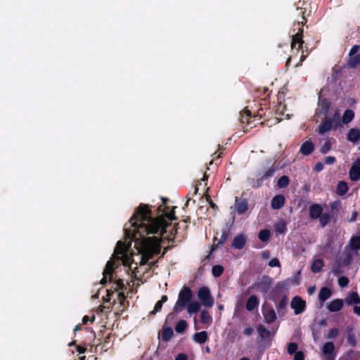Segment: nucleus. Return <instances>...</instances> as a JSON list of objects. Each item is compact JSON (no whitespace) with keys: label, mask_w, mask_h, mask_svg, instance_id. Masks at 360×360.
Wrapping results in <instances>:
<instances>
[{"label":"nucleus","mask_w":360,"mask_h":360,"mask_svg":"<svg viewBox=\"0 0 360 360\" xmlns=\"http://www.w3.org/2000/svg\"><path fill=\"white\" fill-rule=\"evenodd\" d=\"M164 204L165 202H164ZM165 205L159 207L162 212L160 215L155 219L150 216V212L147 205L140 206L130 219L131 228L126 229V235L130 240L136 243L140 240L141 265H143L150 259L154 255L158 254L160 251V240L157 236L145 238V236L150 233H160L163 238L173 240L178 238L179 228L172 229L169 235L167 233L168 220L175 219L174 212L165 210Z\"/></svg>","instance_id":"obj_1"},{"label":"nucleus","mask_w":360,"mask_h":360,"mask_svg":"<svg viewBox=\"0 0 360 360\" xmlns=\"http://www.w3.org/2000/svg\"><path fill=\"white\" fill-rule=\"evenodd\" d=\"M192 298V291L188 287H184L179 293L178 300L174 307V311H181L189 304Z\"/></svg>","instance_id":"obj_2"},{"label":"nucleus","mask_w":360,"mask_h":360,"mask_svg":"<svg viewBox=\"0 0 360 360\" xmlns=\"http://www.w3.org/2000/svg\"><path fill=\"white\" fill-rule=\"evenodd\" d=\"M115 255L120 259L124 266L132 268L134 259L127 252V247L121 241L117 242L115 248Z\"/></svg>","instance_id":"obj_3"},{"label":"nucleus","mask_w":360,"mask_h":360,"mask_svg":"<svg viewBox=\"0 0 360 360\" xmlns=\"http://www.w3.org/2000/svg\"><path fill=\"white\" fill-rule=\"evenodd\" d=\"M198 297L201 304L206 307H212L214 304V300L211 296L210 290L206 287L200 288L198 291Z\"/></svg>","instance_id":"obj_4"},{"label":"nucleus","mask_w":360,"mask_h":360,"mask_svg":"<svg viewBox=\"0 0 360 360\" xmlns=\"http://www.w3.org/2000/svg\"><path fill=\"white\" fill-rule=\"evenodd\" d=\"M349 66L352 68H356L360 65V46H354L349 53Z\"/></svg>","instance_id":"obj_5"},{"label":"nucleus","mask_w":360,"mask_h":360,"mask_svg":"<svg viewBox=\"0 0 360 360\" xmlns=\"http://www.w3.org/2000/svg\"><path fill=\"white\" fill-rule=\"evenodd\" d=\"M134 285V283L131 282H127V284H125L122 279H118L115 283V290L117 291H120L118 293V300H120V303H122V302L125 299V295L124 293V290H126L127 289V287H132Z\"/></svg>","instance_id":"obj_6"},{"label":"nucleus","mask_w":360,"mask_h":360,"mask_svg":"<svg viewBox=\"0 0 360 360\" xmlns=\"http://www.w3.org/2000/svg\"><path fill=\"white\" fill-rule=\"evenodd\" d=\"M305 301L300 297H295L290 303L291 307L295 310V314L302 313L305 309Z\"/></svg>","instance_id":"obj_7"},{"label":"nucleus","mask_w":360,"mask_h":360,"mask_svg":"<svg viewBox=\"0 0 360 360\" xmlns=\"http://www.w3.org/2000/svg\"><path fill=\"white\" fill-rule=\"evenodd\" d=\"M335 347L333 342H328L323 347V360H334Z\"/></svg>","instance_id":"obj_8"},{"label":"nucleus","mask_w":360,"mask_h":360,"mask_svg":"<svg viewBox=\"0 0 360 360\" xmlns=\"http://www.w3.org/2000/svg\"><path fill=\"white\" fill-rule=\"evenodd\" d=\"M349 177L352 181H357L360 179V158L353 162L349 170Z\"/></svg>","instance_id":"obj_9"},{"label":"nucleus","mask_w":360,"mask_h":360,"mask_svg":"<svg viewBox=\"0 0 360 360\" xmlns=\"http://www.w3.org/2000/svg\"><path fill=\"white\" fill-rule=\"evenodd\" d=\"M337 128L338 127H335L333 124L331 118L326 117L325 120L319 127V133L320 134H324L330 130L335 129Z\"/></svg>","instance_id":"obj_10"},{"label":"nucleus","mask_w":360,"mask_h":360,"mask_svg":"<svg viewBox=\"0 0 360 360\" xmlns=\"http://www.w3.org/2000/svg\"><path fill=\"white\" fill-rule=\"evenodd\" d=\"M303 42L302 30L300 29L299 31L292 36L291 47L292 49H299L302 47Z\"/></svg>","instance_id":"obj_11"},{"label":"nucleus","mask_w":360,"mask_h":360,"mask_svg":"<svg viewBox=\"0 0 360 360\" xmlns=\"http://www.w3.org/2000/svg\"><path fill=\"white\" fill-rule=\"evenodd\" d=\"M113 265L114 262L112 260H110L107 262L105 268L103 270V278L101 281L102 284H104L107 282L108 278L110 279L112 276V274L113 272Z\"/></svg>","instance_id":"obj_12"},{"label":"nucleus","mask_w":360,"mask_h":360,"mask_svg":"<svg viewBox=\"0 0 360 360\" xmlns=\"http://www.w3.org/2000/svg\"><path fill=\"white\" fill-rule=\"evenodd\" d=\"M343 307V300L341 299L334 300L327 304V309L332 312L339 311Z\"/></svg>","instance_id":"obj_13"},{"label":"nucleus","mask_w":360,"mask_h":360,"mask_svg":"<svg viewBox=\"0 0 360 360\" xmlns=\"http://www.w3.org/2000/svg\"><path fill=\"white\" fill-rule=\"evenodd\" d=\"M323 209L321 205L314 204L309 207V215L313 219L319 218L322 214Z\"/></svg>","instance_id":"obj_14"},{"label":"nucleus","mask_w":360,"mask_h":360,"mask_svg":"<svg viewBox=\"0 0 360 360\" xmlns=\"http://www.w3.org/2000/svg\"><path fill=\"white\" fill-rule=\"evenodd\" d=\"M314 146L311 141H307L301 146L300 152L304 155H308L313 152Z\"/></svg>","instance_id":"obj_15"},{"label":"nucleus","mask_w":360,"mask_h":360,"mask_svg":"<svg viewBox=\"0 0 360 360\" xmlns=\"http://www.w3.org/2000/svg\"><path fill=\"white\" fill-rule=\"evenodd\" d=\"M285 202V198L283 195H278L275 196L271 200V207L273 209H281Z\"/></svg>","instance_id":"obj_16"},{"label":"nucleus","mask_w":360,"mask_h":360,"mask_svg":"<svg viewBox=\"0 0 360 360\" xmlns=\"http://www.w3.org/2000/svg\"><path fill=\"white\" fill-rule=\"evenodd\" d=\"M246 243V238L244 235L240 234L234 238L233 246L236 249H242Z\"/></svg>","instance_id":"obj_17"},{"label":"nucleus","mask_w":360,"mask_h":360,"mask_svg":"<svg viewBox=\"0 0 360 360\" xmlns=\"http://www.w3.org/2000/svg\"><path fill=\"white\" fill-rule=\"evenodd\" d=\"M193 339L195 342H198L199 344H203L208 339L207 333L205 331L196 333L193 335Z\"/></svg>","instance_id":"obj_18"},{"label":"nucleus","mask_w":360,"mask_h":360,"mask_svg":"<svg viewBox=\"0 0 360 360\" xmlns=\"http://www.w3.org/2000/svg\"><path fill=\"white\" fill-rule=\"evenodd\" d=\"M332 295V290L326 287L322 288L319 293V299L321 302H324Z\"/></svg>","instance_id":"obj_19"},{"label":"nucleus","mask_w":360,"mask_h":360,"mask_svg":"<svg viewBox=\"0 0 360 360\" xmlns=\"http://www.w3.org/2000/svg\"><path fill=\"white\" fill-rule=\"evenodd\" d=\"M200 321L205 326V328H208L212 324V318L208 311H202L201 312Z\"/></svg>","instance_id":"obj_20"},{"label":"nucleus","mask_w":360,"mask_h":360,"mask_svg":"<svg viewBox=\"0 0 360 360\" xmlns=\"http://www.w3.org/2000/svg\"><path fill=\"white\" fill-rule=\"evenodd\" d=\"M201 304L198 301L190 302L186 307L188 312L191 314L197 313L200 309Z\"/></svg>","instance_id":"obj_21"},{"label":"nucleus","mask_w":360,"mask_h":360,"mask_svg":"<svg viewBox=\"0 0 360 360\" xmlns=\"http://www.w3.org/2000/svg\"><path fill=\"white\" fill-rule=\"evenodd\" d=\"M264 316L266 322L269 323H273L276 319V314L273 309H266L264 311Z\"/></svg>","instance_id":"obj_22"},{"label":"nucleus","mask_w":360,"mask_h":360,"mask_svg":"<svg viewBox=\"0 0 360 360\" xmlns=\"http://www.w3.org/2000/svg\"><path fill=\"white\" fill-rule=\"evenodd\" d=\"M259 304V301L257 297L255 295L250 296L246 303V309L248 311L253 310L255 307H257Z\"/></svg>","instance_id":"obj_23"},{"label":"nucleus","mask_w":360,"mask_h":360,"mask_svg":"<svg viewBox=\"0 0 360 360\" xmlns=\"http://www.w3.org/2000/svg\"><path fill=\"white\" fill-rule=\"evenodd\" d=\"M330 103L325 99L319 98L318 110L319 113L326 115L329 109Z\"/></svg>","instance_id":"obj_24"},{"label":"nucleus","mask_w":360,"mask_h":360,"mask_svg":"<svg viewBox=\"0 0 360 360\" xmlns=\"http://www.w3.org/2000/svg\"><path fill=\"white\" fill-rule=\"evenodd\" d=\"M348 304H360V297L356 292L349 293L346 299Z\"/></svg>","instance_id":"obj_25"},{"label":"nucleus","mask_w":360,"mask_h":360,"mask_svg":"<svg viewBox=\"0 0 360 360\" xmlns=\"http://www.w3.org/2000/svg\"><path fill=\"white\" fill-rule=\"evenodd\" d=\"M360 139V131L356 129H352L347 134V139L351 142H356Z\"/></svg>","instance_id":"obj_26"},{"label":"nucleus","mask_w":360,"mask_h":360,"mask_svg":"<svg viewBox=\"0 0 360 360\" xmlns=\"http://www.w3.org/2000/svg\"><path fill=\"white\" fill-rule=\"evenodd\" d=\"M323 266V260L321 259H317L314 261L311 269L313 272L318 273L321 270Z\"/></svg>","instance_id":"obj_27"},{"label":"nucleus","mask_w":360,"mask_h":360,"mask_svg":"<svg viewBox=\"0 0 360 360\" xmlns=\"http://www.w3.org/2000/svg\"><path fill=\"white\" fill-rule=\"evenodd\" d=\"M354 116V113L351 110H346L342 116V122L345 124H347L350 122Z\"/></svg>","instance_id":"obj_28"},{"label":"nucleus","mask_w":360,"mask_h":360,"mask_svg":"<svg viewBox=\"0 0 360 360\" xmlns=\"http://www.w3.org/2000/svg\"><path fill=\"white\" fill-rule=\"evenodd\" d=\"M348 191V186L346 182L340 181L339 182L337 188V193L339 195H342L345 194Z\"/></svg>","instance_id":"obj_29"},{"label":"nucleus","mask_w":360,"mask_h":360,"mask_svg":"<svg viewBox=\"0 0 360 360\" xmlns=\"http://www.w3.org/2000/svg\"><path fill=\"white\" fill-rule=\"evenodd\" d=\"M349 247L352 250L360 248V236L352 237L349 241Z\"/></svg>","instance_id":"obj_30"},{"label":"nucleus","mask_w":360,"mask_h":360,"mask_svg":"<svg viewBox=\"0 0 360 360\" xmlns=\"http://www.w3.org/2000/svg\"><path fill=\"white\" fill-rule=\"evenodd\" d=\"M167 300V297L166 295H163L161 297V300H159L155 305L154 309L150 312L152 314H156L158 311H160L162 307V304Z\"/></svg>","instance_id":"obj_31"},{"label":"nucleus","mask_w":360,"mask_h":360,"mask_svg":"<svg viewBox=\"0 0 360 360\" xmlns=\"http://www.w3.org/2000/svg\"><path fill=\"white\" fill-rule=\"evenodd\" d=\"M248 209L247 204L245 202H238L236 203V210L238 214L244 213Z\"/></svg>","instance_id":"obj_32"},{"label":"nucleus","mask_w":360,"mask_h":360,"mask_svg":"<svg viewBox=\"0 0 360 360\" xmlns=\"http://www.w3.org/2000/svg\"><path fill=\"white\" fill-rule=\"evenodd\" d=\"M173 335V330L171 328H165L162 330V338L164 340H169Z\"/></svg>","instance_id":"obj_33"},{"label":"nucleus","mask_w":360,"mask_h":360,"mask_svg":"<svg viewBox=\"0 0 360 360\" xmlns=\"http://www.w3.org/2000/svg\"><path fill=\"white\" fill-rule=\"evenodd\" d=\"M187 328V323L184 320L179 321L175 327V330L176 333H181L185 329Z\"/></svg>","instance_id":"obj_34"},{"label":"nucleus","mask_w":360,"mask_h":360,"mask_svg":"<svg viewBox=\"0 0 360 360\" xmlns=\"http://www.w3.org/2000/svg\"><path fill=\"white\" fill-rule=\"evenodd\" d=\"M276 230L280 233H284L287 231L286 224L283 221H280L276 224Z\"/></svg>","instance_id":"obj_35"},{"label":"nucleus","mask_w":360,"mask_h":360,"mask_svg":"<svg viewBox=\"0 0 360 360\" xmlns=\"http://www.w3.org/2000/svg\"><path fill=\"white\" fill-rule=\"evenodd\" d=\"M319 220L321 226H325L330 221V216L328 214H322L319 217Z\"/></svg>","instance_id":"obj_36"},{"label":"nucleus","mask_w":360,"mask_h":360,"mask_svg":"<svg viewBox=\"0 0 360 360\" xmlns=\"http://www.w3.org/2000/svg\"><path fill=\"white\" fill-rule=\"evenodd\" d=\"M332 141L328 139L326 141L322 147L321 148V152L323 154L327 153L331 148Z\"/></svg>","instance_id":"obj_37"},{"label":"nucleus","mask_w":360,"mask_h":360,"mask_svg":"<svg viewBox=\"0 0 360 360\" xmlns=\"http://www.w3.org/2000/svg\"><path fill=\"white\" fill-rule=\"evenodd\" d=\"M289 184V179L287 176H281L278 181V186L279 188H285Z\"/></svg>","instance_id":"obj_38"},{"label":"nucleus","mask_w":360,"mask_h":360,"mask_svg":"<svg viewBox=\"0 0 360 360\" xmlns=\"http://www.w3.org/2000/svg\"><path fill=\"white\" fill-rule=\"evenodd\" d=\"M212 271L214 276L218 277L223 273L224 268L220 265H215L212 267Z\"/></svg>","instance_id":"obj_39"},{"label":"nucleus","mask_w":360,"mask_h":360,"mask_svg":"<svg viewBox=\"0 0 360 360\" xmlns=\"http://www.w3.org/2000/svg\"><path fill=\"white\" fill-rule=\"evenodd\" d=\"M269 236H270V232H269V231H268L266 229L262 230L259 233V238L262 241H266L269 239Z\"/></svg>","instance_id":"obj_40"},{"label":"nucleus","mask_w":360,"mask_h":360,"mask_svg":"<svg viewBox=\"0 0 360 360\" xmlns=\"http://www.w3.org/2000/svg\"><path fill=\"white\" fill-rule=\"evenodd\" d=\"M297 349V345L296 343L291 342L288 346V352L290 354H292L294 353H296V351Z\"/></svg>","instance_id":"obj_41"},{"label":"nucleus","mask_w":360,"mask_h":360,"mask_svg":"<svg viewBox=\"0 0 360 360\" xmlns=\"http://www.w3.org/2000/svg\"><path fill=\"white\" fill-rule=\"evenodd\" d=\"M349 283V280L345 276H341L338 278V284L340 287L344 288Z\"/></svg>","instance_id":"obj_42"},{"label":"nucleus","mask_w":360,"mask_h":360,"mask_svg":"<svg viewBox=\"0 0 360 360\" xmlns=\"http://www.w3.org/2000/svg\"><path fill=\"white\" fill-rule=\"evenodd\" d=\"M333 120V124L335 127H339L340 125V114L338 112H336L333 118H331Z\"/></svg>","instance_id":"obj_43"},{"label":"nucleus","mask_w":360,"mask_h":360,"mask_svg":"<svg viewBox=\"0 0 360 360\" xmlns=\"http://www.w3.org/2000/svg\"><path fill=\"white\" fill-rule=\"evenodd\" d=\"M269 265L271 267H275V266L279 267L281 266L280 262L277 258H274V259H271L270 262H269Z\"/></svg>","instance_id":"obj_44"},{"label":"nucleus","mask_w":360,"mask_h":360,"mask_svg":"<svg viewBox=\"0 0 360 360\" xmlns=\"http://www.w3.org/2000/svg\"><path fill=\"white\" fill-rule=\"evenodd\" d=\"M338 335V330L336 328L331 329L329 333L328 338H335Z\"/></svg>","instance_id":"obj_45"},{"label":"nucleus","mask_w":360,"mask_h":360,"mask_svg":"<svg viewBox=\"0 0 360 360\" xmlns=\"http://www.w3.org/2000/svg\"><path fill=\"white\" fill-rule=\"evenodd\" d=\"M287 303H288V300L286 297H283L282 298L279 303H278V308L279 309H283L285 307V306L287 305Z\"/></svg>","instance_id":"obj_46"},{"label":"nucleus","mask_w":360,"mask_h":360,"mask_svg":"<svg viewBox=\"0 0 360 360\" xmlns=\"http://www.w3.org/2000/svg\"><path fill=\"white\" fill-rule=\"evenodd\" d=\"M95 319V316H92L91 317H89L88 316H84L82 319V323L85 324L87 322H94Z\"/></svg>","instance_id":"obj_47"},{"label":"nucleus","mask_w":360,"mask_h":360,"mask_svg":"<svg viewBox=\"0 0 360 360\" xmlns=\"http://www.w3.org/2000/svg\"><path fill=\"white\" fill-rule=\"evenodd\" d=\"M335 162V158L333 156H327L325 159V162L328 165H332Z\"/></svg>","instance_id":"obj_48"},{"label":"nucleus","mask_w":360,"mask_h":360,"mask_svg":"<svg viewBox=\"0 0 360 360\" xmlns=\"http://www.w3.org/2000/svg\"><path fill=\"white\" fill-rule=\"evenodd\" d=\"M294 360H304V354L302 352H297L295 354Z\"/></svg>","instance_id":"obj_49"},{"label":"nucleus","mask_w":360,"mask_h":360,"mask_svg":"<svg viewBox=\"0 0 360 360\" xmlns=\"http://www.w3.org/2000/svg\"><path fill=\"white\" fill-rule=\"evenodd\" d=\"M175 360H188V356L184 353H180L176 356Z\"/></svg>","instance_id":"obj_50"},{"label":"nucleus","mask_w":360,"mask_h":360,"mask_svg":"<svg viewBox=\"0 0 360 360\" xmlns=\"http://www.w3.org/2000/svg\"><path fill=\"white\" fill-rule=\"evenodd\" d=\"M323 169V165L321 163V162H318L316 164L315 167H314V169L316 171V172H320L321 171L322 169Z\"/></svg>","instance_id":"obj_51"},{"label":"nucleus","mask_w":360,"mask_h":360,"mask_svg":"<svg viewBox=\"0 0 360 360\" xmlns=\"http://www.w3.org/2000/svg\"><path fill=\"white\" fill-rule=\"evenodd\" d=\"M252 332L253 328L251 327H248L244 330V334L248 336L252 335Z\"/></svg>","instance_id":"obj_52"},{"label":"nucleus","mask_w":360,"mask_h":360,"mask_svg":"<svg viewBox=\"0 0 360 360\" xmlns=\"http://www.w3.org/2000/svg\"><path fill=\"white\" fill-rule=\"evenodd\" d=\"M347 340H348V342L351 345H355V340H354V338L352 335H349L348 336Z\"/></svg>","instance_id":"obj_53"},{"label":"nucleus","mask_w":360,"mask_h":360,"mask_svg":"<svg viewBox=\"0 0 360 360\" xmlns=\"http://www.w3.org/2000/svg\"><path fill=\"white\" fill-rule=\"evenodd\" d=\"M354 312L360 316V306H355L353 309Z\"/></svg>","instance_id":"obj_54"},{"label":"nucleus","mask_w":360,"mask_h":360,"mask_svg":"<svg viewBox=\"0 0 360 360\" xmlns=\"http://www.w3.org/2000/svg\"><path fill=\"white\" fill-rule=\"evenodd\" d=\"M315 286H311L308 288V292L311 295L315 292Z\"/></svg>","instance_id":"obj_55"},{"label":"nucleus","mask_w":360,"mask_h":360,"mask_svg":"<svg viewBox=\"0 0 360 360\" xmlns=\"http://www.w3.org/2000/svg\"><path fill=\"white\" fill-rule=\"evenodd\" d=\"M258 330H259V333L261 335H262V334H263V333H264V332L266 333V329H265L263 326H260V327L258 328Z\"/></svg>","instance_id":"obj_56"},{"label":"nucleus","mask_w":360,"mask_h":360,"mask_svg":"<svg viewBox=\"0 0 360 360\" xmlns=\"http://www.w3.org/2000/svg\"><path fill=\"white\" fill-rule=\"evenodd\" d=\"M86 349L84 348V347H77V351L79 352V353H84L85 352Z\"/></svg>","instance_id":"obj_57"},{"label":"nucleus","mask_w":360,"mask_h":360,"mask_svg":"<svg viewBox=\"0 0 360 360\" xmlns=\"http://www.w3.org/2000/svg\"><path fill=\"white\" fill-rule=\"evenodd\" d=\"M80 330V326H77L75 328V331H78Z\"/></svg>","instance_id":"obj_58"},{"label":"nucleus","mask_w":360,"mask_h":360,"mask_svg":"<svg viewBox=\"0 0 360 360\" xmlns=\"http://www.w3.org/2000/svg\"><path fill=\"white\" fill-rule=\"evenodd\" d=\"M195 329L197 330L200 329L199 326H198V324L196 323H195Z\"/></svg>","instance_id":"obj_59"},{"label":"nucleus","mask_w":360,"mask_h":360,"mask_svg":"<svg viewBox=\"0 0 360 360\" xmlns=\"http://www.w3.org/2000/svg\"><path fill=\"white\" fill-rule=\"evenodd\" d=\"M210 205L212 207H214L215 205L212 201L210 202Z\"/></svg>","instance_id":"obj_60"},{"label":"nucleus","mask_w":360,"mask_h":360,"mask_svg":"<svg viewBox=\"0 0 360 360\" xmlns=\"http://www.w3.org/2000/svg\"><path fill=\"white\" fill-rule=\"evenodd\" d=\"M240 360H250L248 358L243 357Z\"/></svg>","instance_id":"obj_61"},{"label":"nucleus","mask_w":360,"mask_h":360,"mask_svg":"<svg viewBox=\"0 0 360 360\" xmlns=\"http://www.w3.org/2000/svg\"><path fill=\"white\" fill-rule=\"evenodd\" d=\"M219 309L220 310H222V309H224V306H223V305H219Z\"/></svg>","instance_id":"obj_62"},{"label":"nucleus","mask_w":360,"mask_h":360,"mask_svg":"<svg viewBox=\"0 0 360 360\" xmlns=\"http://www.w3.org/2000/svg\"><path fill=\"white\" fill-rule=\"evenodd\" d=\"M207 176H206V175H204L203 178H202V180L203 181H205L207 179Z\"/></svg>","instance_id":"obj_63"},{"label":"nucleus","mask_w":360,"mask_h":360,"mask_svg":"<svg viewBox=\"0 0 360 360\" xmlns=\"http://www.w3.org/2000/svg\"><path fill=\"white\" fill-rule=\"evenodd\" d=\"M305 56H304L303 55L301 56V60H303L304 59Z\"/></svg>","instance_id":"obj_64"}]
</instances>
